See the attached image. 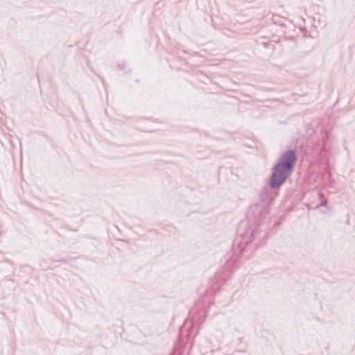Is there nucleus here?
<instances>
[{
    "label": "nucleus",
    "instance_id": "nucleus-1",
    "mask_svg": "<svg viewBox=\"0 0 355 355\" xmlns=\"http://www.w3.org/2000/svg\"><path fill=\"white\" fill-rule=\"evenodd\" d=\"M295 160V155L291 150L286 152L282 155L273 170L270 183L271 187H278L284 183L291 175Z\"/></svg>",
    "mask_w": 355,
    "mask_h": 355
}]
</instances>
